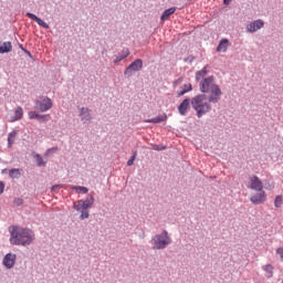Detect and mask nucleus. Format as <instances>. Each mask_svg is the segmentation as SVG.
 <instances>
[{
	"label": "nucleus",
	"mask_w": 283,
	"mask_h": 283,
	"mask_svg": "<svg viewBox=\"0 0 283 283\" xmlns=\"http://www.w3.org/2000/svg\"><path fill=\"white\" fill-rule=\"evenodd\" d=\"M38 117H39V114L36 112H33V111L29 112V118L31 120H33V118L38 119Z\"/></svg>",
	"instance_id": "obj_31"
},
{
	"label": "nucleus",
	"mask_w": 283,
	"mask_h": 283,
	"mask_svg": "<svg viewBox=\"0 0 283 283\" xmlns=\"http://www.w3.org/2000/svg\"><path fill=\"white\" fill-rule=\"evenodd\" d=\"M262 28H264V21L262 20H256L254 22H251L250 24H248L247 30L249 32H258V30H262Z\"/></svg>",
	"instance_id": "obj_11"
},
{
	"label": "nucleus",
	"mask_w": 283,
	"mask_h": 283,
	"mask_svg": "<svg viewBox=\"0 0 283 283\" xmlns=\"http://www.w3.org/2000/svg\"><path fill=\"white\" fill-rule=\"evenodd\" d=\"M21 171H23L22 169L19 168H13L9 170V176L10 178H21Z\"/></svg>",
	"instance_id": "obj_20"
},
{
	"label": "nucleus",
	"mask_w": 283,
	"mask_h": 283,
	"mask_svg": "<svg viewBox=\"0 0 283 283\" xmlns=\"http://www.w3.org/2000/svg\"><path fill=\"white\" fill-rule=\"evenodd\" d=\"M134 160H136V153H134L130 159L127 161V166L132 167V165H134Z\"/></svg>",
	"instance_id": "obj_32"
},
{
	"label": "nucleus",
	"mask_w": 283,
	"mask_h": 283,
	"mask_svg": "<svg viewBox=\"0 0 283 283\" xmlns=\"http://www.w3.org/2000/svg\"><path fill=\"white\" fill-rule=\"evenodd\" d=\"M27 17L32 21H35V23H38V25H41V28H44L45 30L50 29V25L45 23L43 20H41V18L36 17L35 14L31 12H27Z\"/></svg>",
	"instance_id": "obj_12"
},
{
	"label": "nucleus",
	"mask_w": 283,
	"mask_h": 283,
	"mask_svg": "<svg viewBox=\"0 0 283 283\" xmlns=\"http://www.w3.org/2000/svg\"><path fill=\"white\" fill-rule=\"evenodd\" d=\"M90 218V211L87 210H82V213H81V220H85Z\"/></svg>",
	"instance_id": "obj_30"
},
{
	"label": "nucleus",
	"mask_w": 283,
	"mask_h": 283,
	"mask_svg": "<svg viewBox=\"0 0 283 283\" xmlns=\"http://www.w3.org/2000/svg\"><path fill=\"white\" fill-rule=\"evenodd\" d=\"M17 263V254L8 253L3 259V264L7 269H12Z\"/></svg>",
	"instance_id": "obj_10"
},
{
	"label": "nucleus",
	"mask_w": 283,
	"mask_h": 283,
	"mask_svg": "<svg viewBox=\"0 0 283 283\" xmlns=\"http://www.w3.org/2000/svg\"><path fill=\"white\" fill-rule=\"evenodd\" d=\"M191 90H193V87L191 86L190 83L185 84L182 86V90L178 93V96H185V94H187V92H191Z\"/></svg>",
	"instance_id": "obj_22"
},
{
	"label": "nucleus",
	"mask_w": 283,
	"mask_h": 283,
	"mask_svg": "<svg viewBox=\"0 0 283 283\" xmlns=\"http://www.w3.org/2000/svg\"><path fill=\"white\" fill-rule=\"evenodd\" d=\"M250 189H252V191H263L264 184L258 176H252L250 177Z\"/></svg>",
	"instance_id": "obj_7"
},
{
	"label": "nucleus",
	"mask_w": 283,
	"mask_h": 283,
	"mask_svg": "<svg viewBox=\"0 0 283 283\" xmlns=\"http://www.w3.org/2000/svg\"><path fill=\"white\" fill-rule=\"evenodd\" d=\"M282 202H283L282 196H277L274 200V207H276V209H280V207H282Z\"/></svg>",
	"instance_id": "obj_26"
},
{
	"label": "nucleus",
	"mask_w": 283,
	"mask_h": 283,
	"mask_svg": "<svg viewBox=\"0 0 283 283\" xmlns=\"http://www.w3.org/2000/svg\"><path fill=\"white\" fill-rule=\"evenodd\" d=\"M40 123H45V120H50V115H40L38 114V119Z\"/></svg>",
	"instance_id": "obj_29"
},
{
	"label": "nucleus",
	"mask_w": 283,
	"mask_h": 283,
	"mask_svg": "<svg viewBox=\"0 0 283 283\" xmlns=\"http://www.w3.org/2000/svg\"><path fill=\"white\" fill-rule=\"evenodd\" d=\"M252 205H264L266 202V192L264 190L259 191V193L250 197Z\"/></svg>",
	"instance_id": "obj_8"
},
{
	"label": "nucleus",
	"mask_w": 283,
	"mask_h": 283,
	"mask_svg": "<svg viewBox=\"0 0 283 283\" xmlns=\"http://www.w3.org/2000/svg\"><path fill=\"white\" fill-rule=\"evenodd\" d=\"M10 244L15 247H29L34 242V232L31 229L21 226L9 227Z\"/></svg>",
	"instance_id": "obj_1"
},
{
	"label": "nucleus",
	"mask_w": 283,
	"mask_h": 283,
	"mask_svg": "<svg viewBox=\"0 0 283 283\" xmlns=\"http://www.w3.org/2000/svg\"><path fill=\"white\" fill-rule=\"evenodd\" d=\"M175 12H176V8L167 9L166 11H164L161 15V21H167V19H169V17H171V14H174Z\"/></svg>",
	"instance_id": "obj_19"
},
{
	"label": "nucleus",
	"mask_w": 283,
	"mask_h": 283,
	"mask_svg": "<svg viewBox=\"0 0 283 283\" xmlns=\"http://www.w3.org/2000/svg\"><path fill=\"white\" fill-rule=\"evenodd\" d=\"M223 2L226 6L229 4V0H223Z\"/></svg>",
	"instance_id": "obj_38"
},
{
	"label": "nucleus",
	"mask_w": 283,
	"mask_h": 283,
	"mask_svg": "<svg viewBox=\"0 0 283 283\" xmlns=\"http://www.w3.org/2000/svg\"><path fill=\"white\" fill-rule=\"evenodd\" d=\"M71 189H73V191H76V193H88L90 191V189L83 186H72Z\"/></svg>",
	"instance_id": "obj_21"
},
{
	"label": "nucleus",
	"mask_w": 283,
	"mask_h": 283,
	"mask_svg": "<svg viewBox=\"0 0 283 283\" xmlns=\"http://www.w3.org/2000/svg\"><path fill=\"white\" fill-rule=\"evenodd\" d=\"M6 189V185L3 184V181H0V193H3Z\"/></svg>",
	"instance_id": "obj_35"
},
{
	"label": "nucleus",
	"mask_w": 283,
	"mask_h": 283,
	"mask_svg": "<svg viewBox=\"0 0 283 283\" xmlns=\"http://www.w3.org/2000/svg\"><path fill=\"white\" fill-rule=\"evenodd\" d=\"M199 87L202 94H209V103H218V101H220V97L222 96V90H220V86L216 84V77L209 76L201 80Z\"/></svg>",
	"instance_id": "obj_2"
},
{
	"label": "nucleus",
	"mask_w": 283,
	"mask_h": 283,
	"mask_svg": "<svg viewBox=\"0 0 283 283\" xmlns=\"http://www.w3.org/2000/svg\"><path fill=\"white\" fill-rule=\"evenodd\" d=\"M229 49V41L223 39L220 41L219 45L217 46V52H227Z\"/></svg>",
	"instance_id": "obj_16"
},
{
	"label": "nucleus",
	"mask_w": 283,
	"mask_h": 283,
	"mask_svg": "<svg viewBox=\"0 0 283 283\" xmlns=\"http://www.w3.org/2000/svg\"><path fill=\"white\" fill-rule=\"evenodd\" d=\"M209 97L205 94H199L191 99L192 109L197 112L198 118H202L205 114L211 112V104H209Z\"/></svg>",
	"instance_id": "obj_3"
},
{
	"label": "nucleus",
	"mask_w": 283,
	"mask_h": 283,
	"mask_svg": "<svg viewBox=\"0 0 283 283\" xmlns=\"http://www.w3.org/2000/svg\"><path fill=\"white\" fill-rule=\"evenodd\" d=\"M2 174H6V170H2Z\"/></svg>",
	"instance_id": "obj_39"
},
{
	"label": "nucleus",
	"mask_w": 283,
	"mask_h": 283,
	"mask_svg": "<svg viewBox=\"0 0 283 283\" xmlns=\"http://www.w3.org/2000/svg\"><path fill=\"white\" fill-rule=\"evenodd\" d=\"M276 253L280 255L281 260H283V248H277Z\"/></svg>",
	"instance_id": "obj_34"
},
{
	"label": "nucleus",
	"mask_w": 283,
	"mask_h": 283,
	"mask_svg": "<svg viewBox=\"0 0 283 283\" xmlns=\"http://www.w3.org/2000/svg\"><path fill=\"white\" fill-rule=\"evenodd\" d=\"M35 160L38 163V167H44L45 161H43V157H41V155H35Z\"/></svg>",
	"instance_id": "obj_27"
},
{
	"label": "nucleus",
	"mask_w": 283,
	"mask_h": 283,
	"mask_svg": "<svg viewBox=\"0 0 283 283\" xmlns=\"http://www.w3.org/2000/svg\"><path fill=\"white\" fill-rule=\"evenodd\" d=\"M189 105H191V99L190 98H186L181 102V104L178 107V112L181 116L187 115V112L189 109Z\"/></svg>",
	"instance_id": "obj_13"
},
{
	"label": "nucleus",
	"mask_w": 283,
	"mask_h": 283,
	"mask_svg": "<svg viewBox=\"0 0 283 283\" xmlns=\"http://www.w3.org/2000/svg\"><path fill=\"white\" fill-rule=\"evenodd\" d=\"M155 149L159 150L160 148H155Z\"/></svg>",
	"instance_id": "obj_40"
},
{
	"label": "nucleus",
	"mask_w": 283,
	"mask_h": 283,
	"mask_svg": "<svg viewBox=\"0 0 283 283\" xmlns=\"http://www.w3.org/2000/svg\"><path fill=\"white\" fill-rule=\"evenodd\" d=\"M140 70H143V60L137 59L125 70L124 75L129 78L134 72H140Z\"/></svg>",
	"instance_id": "obj_5"
},
{
	"label": "nucleus",
	"mask_w": 283,
	"mask_h": 283,
	"mask_svg": "<svg viewBox=\"0 0 283 283\" xmlns=\"http://www.w3.org/2000/svg\"><path fill=\"white\" fill-rule=\"evenodd\" d=\"M273 265L268 264L265 266H263V271H265V273H268V277H273Z\"/></svg>",
	"instance_id": "obj_25"
},
{
	"label": "nucleus",
	"mask_w": 283,
	"mask_h": 283,
	"mask_svg": "<svg viewBox=\"0 0 283 283\" xmlns=\"http://www.w3.org/2000/svg\"><path fill=\"white\" fill-rule=\"evenodd\" d=\"M23 118V108L18 106L14 111V116L11 119V123H17V120H21Z\"/></svg>",
	"instance_id": "obj_15"
},
{
	"label": "nucleus",
	"mask_w": 283,
	"mask_h": 283,
	"mask_svg": "<svg viewBox=\"0 0 283 283\" xmlns=\"http://www.w3.org/2000/svg\"><path fill=\"white\" fill-rule=\"evenodd\" d=\"M80 116L84 123H88V120H92V111L87 107H82L80 109Z\"/></svg>",
	"instance_id": "obj_14"
},
{
	"label": "nucleus",
	"mask_w": 283,
	"mask_h": 283,
	"mask_svg": "<svg viewBox=\"0 0 283 283\" xmlns=\"http://www.w3.org/2000/svg\"><path fill=\"white\" fill-rule=\"evenodd\" d=\"M129 56V51H126V53L122 56H118L114 60V63H120L124 59H127Z\"/></svg>",
	"instance_id": "obj_28"
},
{
	"label": "nucleus",
	"mask_w": 283,
	"mask_h": 283,
	"mask_svg": "<svg viewBox=\"0 0 283 283\" xmlns=\"http://www.w3.org/2000/svg\"><path fill=\"white\" fill-rule=\"evenodd\" d=\"M14 202H15V205H23V200H21V199H17Z\"/></svg>",
	"instance_id": "obj_37"
},
{
	"label": "nucleus",
	"mask_w": 283,
	"mask_h": 283,
	"mask_svg": "<svg viewBox=\"0 0 283 283\" xmlns=\"http://www.w3.org/2000/svg\"><path fill=\"white\" fill-rule=\"evenodd\" d=\"M40 112H50L52 109V99L50 97H44L41 102H38Z\"/></svg>",
	"instance_id": "obj_9"
},
{
	"label": "nucleus",
	"mask_w": 283,
	"mask_h": 283,
	"mask_svg": "<svg viewBox=\"0 0 283 283\" xmlns=\"http://www.w3.org/2000/svg\"><path fill=\"white\" fill-rule=\"evenodd\" d=\"M8 52H12V43L4 42L0 45V54H6Z\"/></svg>",
	"instance_id": "obj_18"
},
{
	"label": "nucleus",
	"mask_w": 283,
	"mask_h": 283,
	"mask_svg": "<svg viewBox=\"0 0 283 283\" xmlns=\"http://www.w3.org/2000/svg\"><path fill=\"white\" fill-rule=\"evenodd\" d=\"M92 205H94V196H91L86 200H78L77 203L74 205V209L76 211H81V209L87 210L90 207H92Z\"/></svg>",
	"instance_id": "obj_6"
},
{
	"label": "nucleus",
	"mask_w": 283,
	"mask_h": 283,
	"mask_svg": "<svg viewBox=\"0 0 283 283\" xmlns=\"http://www.w3.org/2000/svg\"><path fill=\"white\" fill-rule=\"evenodd\" d=\"M14 140H17V130H13V132L9 133V135H8L9 147H12Z\"/></svg>",
	"instance_id": "obj_23"
},
{
	"label": "nucleus",
	"mask_w": 283,
	"mask_h": 283,
	"mask_svg": "<svg viewBox=\"0 0 283 283\" xmlns=\"http://www.w3.org/2000/svg\"><path fill=\"white\" fill-rule=\"evenodd\" d=\"M57 150H59L57 147L50 148L46 150L45 156H50L52 151H57Z\"/></svg>",
	"instance_id": "obj_33"
},
{
	"label": "nucleus",
	"mask_w": 283,
	"mask_h": 283,
	"mask_svg": "<svg viewBox=\"0 0 283 283\" xmlns=\"http://www.w3.org/2000/svg\"><path fill=\"white\" fill-rule=\"evenodd\" d=\"M165 120H167V115L158 116V117L151 118V119H149L147 123H155V124H158V123H165Z\"/></svg>",
	"instance_id": "obj_24"
},
{
	"label": "nucleus",
	"mask_w": 283,
	"mask_h": 283,
	"mask_svg": "<svg viewBox=\"0 0 283 283\" xmlns=\"http://www.w3.org/2000/svg\"><path fill=\"white\" fill-rule=\"evenodd\" d=\"M150 242L155 250L167 249V247L171 244V237H169V232L165 230L160 234L155 235Z\"/></svg>",
	"instance_id": "obj_4"
},
{
	"label": "nucleus",
	"mask_w": 283,
	"mask_h": 283,
	"mask_svg": "<svg viewBox=\"0 0 283 283\" xmlns=\"http://www.w3.org/2000/svg\"><path fill=\"white\" fill-rule=\"evenodd\" d=\"M208 66H205L201 71H198L196 73V81H205V76L209 74V70H207Z\"/></svg>",
	"instance_id": "obj_17"
},
{
	"label": "nucleus",
	"mask_w": 283,
	"mask_h": 283,
	"mask_svg": "<svg viewBox=\"0 0 283 283\" xmlns=\"http://www.w3.org/2000/svg\"><path fill=\"white\" fill-rule=\"evenodd\" d=\"M60 188H61V186L55 185V186L52 187V191H56V189H60Z\"/></svg>",
	"instance_id": "obj_36"
}]
</instances>
